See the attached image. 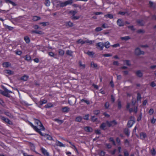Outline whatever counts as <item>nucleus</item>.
Masks as SVG:
<instances>
[{"instance_id":"obj_23","label":"nucleus","mask_w":156,"mask_h":156,"mask_svg":"<svg viewBox=\"0 0 156 156\" xmlns=\"http://www.w3.org/2000/svg\"><path fill=\"white\" fill-rule=\"evenodd\" d=\"M137 22L140 26H143L144 24V23L142 20H138L137 21Z\"/></svg>"},{"instance_id":"obj_46","label":"nucleus","mask_w":156,"mask_h":156,"mask_svg":"<svg viewBox=\"0 0 156 156\" xmlns=\"http://www.w3.org/2000/svg\"><path fill=\"white\" fill-rule=\"evenodd\" d=\"M86 43H89L90 44H91L94 42V41H90L87 40L85 41Z\"/></svg>"},{"instance_id":"obj_31","label":"nucleus","mask_w":156,"mask_h":156,"mask_svg":"<svg viewBox=\"0 0 156 156\" xmlns=\"http://www.w3.org/2000/svg\"><path fill=\"white\" fill-rule=\"evenodd\" d=\"M70 19L73 20H75L78 19L80 18V16H75L74 15L73 16H71Z\"/></svg>"},{"instance_id":"obj_21","label":"nucleus","mask_w":156,"mask_h":156,"mask_svg":"<svg viewBox=\"0 0 156 156\" xmlns=\"http://www.w3.org/2000/svg\"><path fill=\"white\" fill-rule=\"evenodd\" d=\"M124 133L128 136L129 135V130L127 128H125L124 130Z\"/></svg>"},{"instance_id":"obj_52","label":"nucleus","mask_w":156,"mask_h":156,"mask_svg":"<svg viewBox=\"0 0 156 156\" xmlns=\"http://www.w3.org/2000/svg\"><path fill=\"white\" fill-rule=\"evenodd\" d=\"M109 106V103L108 102L105 103V106L106 109H108Z\"/></svg>"},{"instance_id":"obj_18","label":"nucleus","mask_w":156,"mask_h":156,"mask_svg":"<svg viewBox=\"0 0 156 156\" xmlns=\"http://www.w3.org/2000/svg\"><path fill=\"white\" fill-rule=\"evenodd\" d=\"M78 12V11L76 10H70V11L68 13L69 14H70L71 15H72L71 16H73L75 15Z\"/></svg>"},{"instance_id":"obj_36","label":"nucleus","mask_w":156,"mask_h":156,"mask_svg":"<svg viewBox=\"0 0 156 156\" xmlns=\"http://www.w3.org/2000/svg\"><path fill=\"white\" fill-rule=\"evenodd\" d=\"M84 102L86 103L87 104V105H89L90 104V101H89L85 100L84 99H82L81 100V101H80V102Z\"/></svg>"},{"instance_id":"obj_30","label":"nucleus","mask_w":156,"mask_h":156,"mask_svg":"<svg viewBox=\"0 0 156 156\" xmlns=\"http://www.w3.org/2000/svg\"><path fill=\"white\" fill-rule=\"evenodd\" d=\"M54 121L57 122L59 125L61 124L63 122V120H59L58 119H55Z\"/></svg>"},{"instance_id":"obj_13","label":"nucleus","mask_w":156,"mask_h":156,"mask_svg":"<svg viewBox=\"0 0 156 156\" xmlns=\"http://www.w3.org/2000/svg\"><path fill=\"white\" fill-rule=\"evenodd\" d=\"M47 100H41L39 103V105H38V107L40 108H41L42 105L43 104H44L47 103Z\"/></svg>"},{"instance_id":"obj_6","label":"nucleus","mask_w":156,"mask_h":156,"mask_svg":"<svg viewBox=\"0 0 156 156\" xmlns=\"http://www.w3.org/2000/svg\"><path fill=\"white\" fill-rule=\"evenodd\" d=\"M41 136H44L47 140H52V137L48 134H43V133L40 131L38 133Z\"/></svg>"},{"instance_id":"obj_51","label":"nucleus","mask_w":156,"mask_h":156,"mask_svg":"<svg viewBox=\"0 0 156 156\" xmlns=\"http://www.w3.org/2000/svg\"><path fill=\"white\" fill-rule=\"evenodd\" d=\"M87 54L89 56H91L93 55H94V53H93V52L88 51L87 52Z\"/></svg>"},{"instance_id":"obj_20","label":"nucleus","mask_w":156,"mask_h":156,"mask_svg":"<svg viewBox=\"0 0 156 156\" xmlns=\"http://www.w3.org/2000/svg\"><path fill=\"white\" fill-rule=\"evenodd\" d=\"M28 78V76L27 75H24L20 78V80L23 81H26L27 80Z\"/></svg>"},{"instance_id":"obj_49","label":"nucleus","mask_w":156,"mask_h":156,"mask_svg":"<svg viewBox=\"0 0 156 156\" xmlns=\"http://www.w3.org/2000/svg\"><path fill=\"white\" fill-rule=\"evenodd\" d=\"M100 110H95L94 111V114L96 115H98L100 114Z\"/></svg>"},{"instance_id":"obj_32","label":"nucleus","mask_w":156,"mask_h":156,"mask_svg":"<svg viewBox=\"0 0 156 156\" xmlns=\"http://www.w3.org/2000/svg\"><path fill=\"white\" fill-rule=\"evenodd\" d=\"M117 102L118 108L119 109H120L122 108L121 101L119 99H118L117 100Z\"/></svg>"},{"instance_id":"obj_16","label":"nucleus","mask_w":156,"mask_h":156,"mask_svg":"<svg viewBox=\"0 0 156 156\" xmlns=\"http://www.w3.org/2000/svg\"><path fill=\"white\" fill-rule=\"evenodd\" d=\"M30 125L38 133L40 131V129H39L36 126H34L33 124L30 122H29Z\"/></svg>"},{"instance_id":"obj_54","label":"nucleus","mask_w":156,"mask_h":156,"mask_svg":"<svg viewBox=\"0 0 156 156\" xmlns=\"http://www.w3.org/2000/svg\"><path fill=\"white\" fill-rule=\"evenodd\" d=\"M111 100L112 103H114L115 100V98L112 95H111Z\"/></svg>"},{"instance_id":"obj_38","label":"nucleus","mask_w":156,"mask_h":156,"mask_svg":"<svg viewBox=\"0 0 156 156\" xmlns=\"http://www.w3.org/2000/svg\"><path fill=\"white\" fill-rule=\"evenodd\" d=\"M58 53L59 55L62 56L64 53V51L62 49H60L58 50Z\"/></svg>"},{"instance_id":"obj_43","label":"nucleus","mask_w":156,"mask_h":156,"mask_svg":"<svg viewBox=\"0 0 156 156\" xmlns=\"http://www.w3.org/2000/svg\"><path fill=\"white\" fill-rule=\"evenodd\" d=\"M151 154L154 156L156 154V151L155 149L154 148H153L151 151Z\"/></svg>"},{"instance_id":"obj_11","label":"nucleus","mask_w":156,"mask_h":156,"mask_svg":"<svg viewBox=\"0 0 156 156\" xmlns=\"http://www.w3.org/2000/svg\"><path fill=\"white\" fill-rule=\"evenodd\" d=\"M65 25L67 28H69L73 27V24L70 21H69L66 22L65 23Z\"/></svg>"},{"instance_id":"obj_22","label":"nucleus","mask_w":156,"mask_h":156,"mask_svg":"<svg viewBox=\"0 0 156 156\" xmlns=\"http://www.w3.org/2000/svg\"><path fill=\"white\" fill-rule=\"evenodd\" d=\"M120 39L122 40L126 41L130 39V38L129 36H126L124 37H121Z\"/></svg>"},{"instance_id":"obj_8","label":"nucleus","mask_w":156,"mask_h":156,"mask_svg":"<svg viewBox=\"0 0 156 156\" xmlns=\"http://www.w3.org/2000/svg\"><path fill=\"white\" fill-rule=\"evenodd\" d=\"M96 46L100 48L101 50H102L104 47V44L103 42H99L96 44Z\"/></svg>"},{"instance_id":"obj_41","label":"nucleus","mask_w":156,"mask_h":156,"mask_svg":"<svg viewBox=\"0 0 156 156\" xmlns=\"http://www.w3.org/2000/svg\"><path fill=\"white\" fill-rule=\"evenodd\" d=\"M56 144L57 146H60V147H64V145H63L62 143L61 142L58 141H57L56 142Z\"/></svg>"},{"instance_id":"obj_47","label":"nucleus","mask_w":156,"mask_h":156,"mask_svg":"<svg viewBox=\"0 0 156 156\" xmlns=\"http://www.w3.org/2000/svg\"><path fill=\"white\" fill-rule=\"evenodd\" d=\"M109 140L110 142H112L113 144L114 145H116L115 143V141L113 139V138H112V137L110 138L109 139Z\"/></svg>"},{"instance_id":"obj_5","label":"nucleus","mask_w":156,"mask_h":156,"mask_svg":"<svg viewBox=\"0 0 156 156\" xmlns=\"http://www.w3.org/2000/svg\"><path fill=\"white\" fill-rule=\"evenodd\" d=\"M76 98L74 97L69 98L68 100V103L71 105H74L76 103Z\"/></svg>"},{"instance_id":"obj_44","label":"nucleus","mask_w":156,"mask_h":156,"mask_svg":"<svg viewBox=\"0 0 156 156\" xmlns=\"http://www.w3.org/2000/svg\"><path fill=\"white\" fill-rule=\"evenodd\" d=\"M41 19V18L37 16H34L33 18V20L34 21H37Z\"/></svg>"},{"instance_id":"obj_42","label":"nucleus","mask_w":156,"mask_h":156,"mask_svg":"<svg viewBox=\"0 0 156 156\" xmlns=\"http://www.w3.org/2000/svg\"><path fill=\"white\" fill-rule=\"evenodd\" d=\"M73 53V52L70 51V50H67L66 51V54L68 55H69V56H72V53Z\"/></svg>"},{"instance_id":"obj_61","label":"nucleus","mask_w":156,"mask_h":156,"mask_svg":"<svg viewBox=\"0 0 156 156\" xmlns=\"http://www.w3.org/2000/svg\"><path fill=\"white\" fill-rule=\"evenodd\" d=\"M124 62H126V64L128 66H130L131 64H130V61L129 60H125L124 61Z\"/></svg>"},{"instance_id":"obj_17","label":"nucleus","mask_w":156,"mask_h":156,"mask_svg":"<svg viewBox=\"0 0 156 156\" xmlns=\"http://www.w3.org/2000/svg\"><path fill=\"white\" fill-rule=\"evenodd\" d=\"M106 126H107V125L106 122L105 123L103 122L101 123L100 126V128L101 129L105 130L106 129L105 127Z\"/></svg>"},{"instance_id":"obj_59","label":"nucleus","mask_w":156,"mask_h":156,"mask_svg":"<svg viewBox=\"0 0 156 156\" xmlns=\"http://www.w3.org/2000/svg\"><path fill=\"white\" fill-rule=\"evenodd\" d=\"M102 30V28L101 27H98L95 29V31L96 32H98L101 30Z\"/></svg>"},{"instance_id":"obj_56","label":"nucleus","mask_w":156,"mask_h":156,"mask_svg":"<svg viewBox=\"0 0 156 156\" xmlns=\"http://www.w3.org/2000/svg\"><path fill=\"white\" fill-rule=\"evenodd\" d=\"M137 99L138 101L140 100L141 99V95L139 93L137 94Z\"/></svg>"},{"instance_id":"obj_26","label":"nucleus","mask_w":156,"mask_h":156,"mask_svg":"<svg viewBox=\"0 0 156 156\" xmlns=\"http://www.w3.org/2000/svg\"><path fill=\"white\" fill-rule=\"evenodd\" d=\"M10 65V64L8 62H6L3 63V66L6 68L8 67Z\"/></svg>"},{"instance_id":"obj_57","label":"nucleus","mask_w":156,"mask_h":156,"mask_svg":"<svg viewBox=\"0 0 156 156\" xmlns=\"http://www.w3.org/2000/svg\"><path fill=\"white\" fill-rule=\"evenodd\" d=\"M103 56L105 57H107L112 56V55L110 54H103Z\"/></svg>"},{"instance_id":"obj_29","label":"nucleus","mask_w":156,"mask_h":156,"mask_svg":"<svg viewBox=\"0 0 156 156\" xmlns=\"http://www.w3.org/2000/svg\"><path fill=\"white\" fill-rule=\"evenodd\" d=\"M5 115L11 118H12L13 117V116L11 114L8 112H5Z\"/></svg>"},{"instance_id":"obj_25","label":"nucleus","mask_w":156,"mask_h":156,"mask_svg":"<svg viewBox=\"0 0 156 156\" xmlns=\"http://www.w3.org/2000/svg\"><path fill=\"white\" fill-rule=\"evenodd\" d=\"M24 39L27 44H29L30 42L29 37L27 36H26L24 37Z\"/></svg>"},{"instance_id":"obj_35","label":"nucleus","mask_w":156,"mask_h":156,"mask_svg":"<svg viewBox=\"0 0 156 156\" xmlns=\"http://www.w3.org/2000/svg\"><path fill=\"white\" fill-rule=\"evenodd\" d=\"M1 119L4 121L5 122L7 123L8 121L9 120V119L8 118H5V117L3 116H1L0 117Z\"/></svg>"},{"instance_id":"obj_7","label":"nucleus","mask_w":156,"mask_h":156,"mask_svg":"<svg viewBox=\"0 0 156 156\" xmlns=\"http://www.w3.org/2000/svg\"><path fill=\"white\" fill-rule=\"evenodd\" d=\"M3 89L4 90V91H2L1 90L0 91V93L2 95H3L4 96V95L8 93H12V92L10 90H8V89L6 88V87H4Z\"/></svg>"},{"instance_id":"obj_27","label":"nucleus","mask_w":156,"mask_h":156,"mask_svg":"<svg viewBox=\"0 0 156 156\" xmlns=\"http://www.w3.org/2000/svg\"><path fill=\"white\" fill-rule=\"evenodd\" d=\"M83 119L82 117L81 116L76 117L75 119V121L77 122H80Z\"/></svg>"},{"instance_id":"obj_15","label":"nucleus","mask_w":156,"mask_h":156,"mask_svg":"<svg viewBox=\"0 0 156 156\" xmlns=\"http://www.w3.org/2000/svg\"><path fill=\"white\" fill-rule=\"evenodd\" d=\"M84 130L88 132H91L93 131V129L90 127L87 126L84 127Z\"/></svg>"},{"instance_id":"obj_40","label":"nucleus","mask_w":156,"mask_h":156,"mask_svg":"<svg viewBox=\"0 0 156 156\" xmlns=\"http://www.w3.org/2000/svg\"><path fill=\"white\" fill-rule=\"evenodd\" d=\"M50 2L49 0H45L44 4L46 6H49L50 5Z\"/></svg>"},{"instance_id":"obj_55","label":"nucleus","mask_w":156,"mask_h":156,"mask_svg":"<svg viewBox=\"0 0 156 156\" xmlns=\"http://www.w3.org/2000/svg\"><path fill=\"white\" fill-rule=\"evenodd\" d=\"M5 27L9 30H11L13 29V27L8 25H5Z\"/></svg>"},{"instance_id":"obj_34","label":"nucleus","mask_w":156,"mask_h":156,"mask_svg":"<svg viewBox=\"0 0 156 156\" xmlns=\"http://www.w3.org/2000/svg\"><path fill=\"white\" fill-rule=\"evenodd\" d=\"M104 46L107 48H109L110 46L109 42L108 41L105 42L104 43Z\"/></svg>"},{"instance_id":"obj_39","label":"nucleus","mask_w":156,"mask_h":156,"mask_svg":"<svg viewBox=\"0 0 156 156\" xmlns=\"http://www.w3.org/2000/svg\"><path fill=\"white\" fill-rule=\"evenodd\" d=\"M91 66L92 67L97 68L98 66L97 64L94 63V62H91L90 64Z\"/></svg>"},{"instance_id":"obj_60","label":"nucleus","mask_w":156,"mask_h":156,"mask_svg":"<svg viewBox=\"0 0 156 156\" xmlns=\"http://www.w3.org/2000/svg\"><path fill=\"white\" fill-rule=\"evenodd\" d=\"M113 64L114 65L118 66L119 65V63L118 61H114L113 63Z\"/></svg>"},{"instance_id":"obj_4","label":"nucleus","mask_w":156,"mask_h":156,"mask_svg":"<svg viewBox=\"0 0 156 156\" xmlns=\"http://www.w3.org/2000/svg\"><path fill=\"white\" fill-rule=\"evenodd\" d=\"M144 52L143 51H141L139 48H136L135 50V54L137 56H139L141 55H144Z\"/></svg>"},{"instance_id":"obj_50","label":"nucleus","mask_w":156,"mask_h":156,"mask_svg":"<svg viewBox=\"0 0 156 156\" xmlns=\"http://www.w3.org/2000/svg\"><path fill=\"white\" fill-rule=\"evenodd\" d=\"M6 71L7 72L6 73L9 75H12L13 74V72L10 70H7Z\"/></svg>"},{"instance_id":"obj_12","label":"nucleus","mask_w":156,"mask_h":156,"mask_svg":"<svg viewBox=\"0 0 156 156\" xmlns=\"http://www.w3.org/2000/svg\"><path fill=\"white\" fill-rule=\"evenodd\" d=\"M135 74L138 77L140 78L141 77L143 76V73L140 70L137 71L136 72Z\"/></svg>"},{"instance_id":"obj_64","label":"nucleus","mask_w":156,"mask_h":156,"mask_svg":"<svg viewBox=\"0 0 156 156\" xmlns=\"http://www.w3.org/2000/svg\"><path fill=\"white\" fill-rule=\"evenodd\" d=\"M105 152L103 151H101L100 154L99 155L100 156H104L105 155Z\"/></svg>"},{"instance_id":"obj_62","label":"nucleus","mask_w":156,"mask_h":156,"mask_svg":"<svg viewBox=\"0 0 156 156\" xmlns=\"http://www.w3.org/2000/svg\"><path fill=\"white\" fill-rule=\"evenodd\" d=\"M116 151V149H115L113 150V151H110V154H111L113 155L115 154Z\"/></svg>"},{"instance_id":"obj_37","label":"nucleus","mask_w":156,"mask_h":156,"mask_svg":"<svg viewBox=\"0 0 156 156\" xmlns=\"http://www.w3.org/2000/svg\"><path fill=\"white\" fill-rule=\"evenodd\" d=\"M124 156H129L128 151L126 149H125L124 151Z\"/></svg>"},{"instance_id":"obj_1","label":"nucleus","mask_w":156,"mask_h":156,"mask_svg":"<svg viewBox=\"0 0 156 156\" xmlns=\"http://www.w3.org/2000/svg\"><path fill=\"white\" fill-rule=\"evenodd\" d=\"M73 0H69L66 1L64 2H62L60 1H57V3H58L56 5V7L57 8L58 7H63L68 5H71L73 3Z\"/></svg>"},{"instance_id":"obj_28","label":"nucleus","mask_w":156,"mask_h":156,"mask_svg":"<svg viewBox=\"0 0 156 156\" xmlns=\"http://www.w3.org/2000/svg\"><path fill=\"white\" fill-rule=\"evenodd\" d=\"M105 17L106 18H110V19H112L113 18V15L112 14H108L105 15Z\"/></svg>"},{"instance_id":"obj_48","label":"nucleus","mask_w":156,"mask_h":156,"mask_svg":"<svg viewBox=\"0 0 156 156\" xmlns=\"http://www.w3.org/2000/svg\"><path fill=\"white\" fill-rule=\"evenodd\" d=\"M154 110L153 108H151L148 112V113L150 115H152L154 113Z\"/></svg>"},{"instance_id":"obj_2","label":"nucleus","mask_w":156,"mask_h":156,"mask_svg":"<svg viewBox=\"0 0 156 156\" xmlns=\"http://www.w3.org/2000/svg\"><path fill=\"white\" fill-rule=\"evenodd\" d=\"M34 120L35 121V124L39 126L40 129H40V131H41V130H45V128L40 120L36 119H34Z\"/></svg>"},{"instance_id":"obj_53","label":"nucleus","mask_w":156,"mask_h":156,"mask_svg":"<svg viewBox=\"0 0 156 156\" xmlns=\"http://www.w3.org/2000/svg\"><path fill=\"white\" fill-rule=\"evenodd\" d=\"M25 60L27 61H29L31 60V57L29 55H26V56Z\"/></svg>"},{"instance_id":"obj_33","label":"nucleus","mask_w":156,"mask_h":156,"mask_svg":"<svg viewBox=\"0 0 156 156\" xmlns=\"http://www.w3.org/2000/svg\"><path fill=\"white\" fill-rule=\"evenodd\" d=\"M77 42L78 44H83L86 43L85 41H83L81 39H80L77 40Z\"/></svg>"},{"instance_id":"obj_9","label":"nucleus","mask_w":156,"mask_h":156,"mask_svg":"<svg viewBox=\"0 0 156 156\" xmlns=\"http://www.w3.org/2000/svg\"><path fill=\"white\" fill-rule=\"evenodd\" d=\"M117 24L120 27H122L124 25V23L121 19H118L117 21Z\"/></svg>"},{"instance_id":"obj_24","label":"nucleus","mask_w":156,"mask_h":156,"mask_svg":"<svg viewBox=\"0 0 156 156\" xmlns=\"http://www.w3.org/2000/svg\"><path fill=\"white\" fill-rule=\"evenodd\" d=\"M147 136L145 133H141L140 134V137L142 139H144Z\"/></svg>"},{"instance_id":"obj_19","label":"nucleus","mask_w":156,"mask_h":156,"mask_svg":"<svg viewBox=\"0 0 156 156\" xmlns=\"http://www.w3.org/2000/svg\"><path fill=\"white\" fill-rule=\"evenodd\" d=\"M70 110V108L66 106L62 108V111L64 112H68Z\"/></svg>"},{"instance_id":"obj_14","label":"nucleus","mask_w":156,"mask_h":156,"mask_svg":"<svg viewBox=\"0 0 156 156\" xmlns=\"http://www.w3.org/2000/svg\"><path fill=\"white\" fill-rule=\"evenodd\" d=\"M41 151L42 153L45 155L46 156H49V154L48 152L47 151L44 149V148L42 147L41 149Z\"/></svg>"},{"instance_id":"obj_58","label":"nucleus","mask_w":156,"mask_h":156,"mask_svg":"<svg viewBox=\"0 0 156 156\" xmlns=\"http://www.w3.org/2000/svg\"><path fill=\"white\" fill-rule=\"evenodd\" d=\"M150 85L152 87H154L156 86V83L154 81L152 82L150 84Z\"/></svg>"},{"instance_id":"obj_3","label":"nucleus","mask_w":156,"mask_h":156,"mask_svg":"<svg viewBox=\"0 0 156 156\" xmlns=\"http://www.w3.org/2000/svg\"><path fill=\"white\" fill-rule=\"evenodd\" d=\"M106 123L107 126L108 127H110L116 125L117 124V122L115 120H113L110 122L107 121H106Z\"/></svg>"},{"instance_id":"obj_63","label":"nucleus","mask_w":156,"mask_h":156,"mask_svg":"<svg viewBox=\"0 0 156 156\" xmlns=\"http://www.w3.org/2000/svg\"><path fill=\"white\" fill-rule=\"evenodd\" d=\"M89 115L87 114L85 115L84 116L83 119L85 120H88L89 119Z\"/></svg>"},{"instance_id":"obj_10","label":"nucleus","mask_w":156,"mask_h":156,"mask_svg":"<svg viewBox=\"0 0 156 156\" xmlns=\"http://www.w3.org/2000/svg\"><path fill=\"white\" fill-rule=\"evenodd\" d=\"M135 121L133 120H130L128 121L127 126L128 127L130 128L132 126L133 124L134 123Z\"/></svg>"},{"instance_id":"obj_45","label":"nucleus","mask_w":156,"mask_h":156,"mask_svg":"<svg viewBox=\"0 0 156 156\" xmlns=\"http://www.w3.org/2000/svg\"><path fill=\"white\" fill-rule=\"evenodd\" d=\"M91 119L92 121L93 122L96 121L98 119L97 118H96L94 116H91Z\"/></svg>"}]
</instances>
